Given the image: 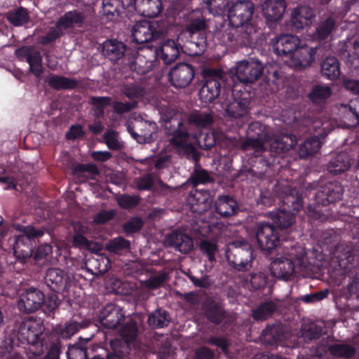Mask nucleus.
Wrapping results in <instances>:
<instances>
[{
    "mask_svg": "<svg viewBox=\"0 0 359 359\" xmlns=\"http://www.w3.org/2000/svg\"><path fill=\"white\" fill-rule=\"evenodd\" d=\"M283 206L269 214L273 224L259 222L255 225V237L262 251L270 252L280 244L279 231L286 229L294 222L295 213L303 207V198L296 189L283 198Z\"/></svg>",
    "mask_w": 359,
    "mask_h": 359,
    "instance_id": "1",
    "label": "nucleus"
},
{
    "mask_svg": "<svg viewBox=\"0 0 359 359\" xmlns=\"http://www.w3.org/2000/svg\"><path fill=\"white\" fill-rule=\"evenodd\" d=\"M164 130L169 142L176 153L182 158L196 163L201 158V154L195 145L189 142L191 134L187 123L181 113L171 111L164 118Z\"/></svg>",
    "mask_w": 359,
    "mask_h": 359,
    "instance_id": "2",
    "label": "nucleus"
},
{
    "mask_svg": "<svg viewBox=\"0 0 359 359\" xmlns=\"http://www.w3.org/2000/svg\"><path fill=\"white\" fill-rule=\"evenodd\" d=\"M2 224L3 218L0 217V243L5 247V250L12 251L18 259L23 262L30 258L34 252L35 239L41 237L43 232L31 225L25 226L15 222L11 227L21 233L11 235Z\"/></svg>",
    "mask_w": 359,
    "mask_h": 359,
    "instance_id": "3",
    "label": "nucleus"
},
{
    "mask_svg": "<svg viewBox=\"0 0 359 359\" xmlns=\"http://www.w3.org/2000/svg\"><path fill=\"white\" fill-rule=\"evenodd\" d=\"M297 144L295 135L292 134H285L278 136L269 144V149L266 151L272 159H266V155L257 158V162L260 166L253 165L251 168L252 175L259 179H263L271 165L279 163L278 157L283 156Z\"/></svg>",
    "mask_w": 359,
    "mask_h": 359,
    "instance_id": "4",
    "label": "nucleus"
},
{
    "mask_svg": "<svg viewBox=\"0 0 359 359\" xmlns=\"http://www.w3.org/2000/svg\"><path fill=\"white\" fill-rule=\"evenodd\" d=\"M233 101L224 110V115L231 119L244 118L250 114L252 102L250 93L245 87L234 85L232 87Z\"/></svg>",
    "mask_w": 359,
    "mask_h": 359,
    "instance_id": "5",
    "label": "nucleus"
},
{
    "mask_svg": "<svg viewBox=\"0 0 359 359\" xmlns=\"http://www.w3.org/2000/svg\"><path fill=\"white\" fill-rule=\"evenodd\" d=\"M202 76L203 84L199 91L200 98L204 102H212L220 94L224 73L220 69L206 68L203 70Z\"/></svg>",
    "mask_w": 359,
    "mask_h": 359,
    "instance_id": "6",
    "label": "nucleus"
},
{
    "mask_svg": "<svg viewBox=\"0 0 359 359\" xmlns=\"http://www.w3.org/2000/svg\"><path fill=\"white\" fill-rule=\"evenodd\" d=\"M229 265L238 271H246L252 266L254 259L253 250L248 242H243L239 246L232 245L226 251Z\"/></svg>",
    "mask_w": 359,
    "mask_h": 359,
    "instance_id": "7",
    "label": "nucleus"
},
{
    "mask_svg": "<svg viewBox=\"0 0 359 359\" xmlns=\"http://www.w3.org/2000/svg\"><path fill=\"white\" fill-rule=\"evenodd\" d=\"M255 5L251 1L238 0L229 1L226 13L230 25L239 28L245 24L251 23Z\"/></svg>",
    "mask_w": 359,
    "mask_h": 359,
    "instance_id": "8",
    "label": "nucleus"
},
{
    "mask_svg": "<svg viewBox=\"0 0 359 359\" xmlns=\"http://www.w3.org/2000/svg\"><path fill=\"white\" fill-rule=\"evenodd\" d=\"M269 137V135L264 126L259 121H255L248 126L247 139L242 143L241 149L244 151L254 149L257 151H262Z\"/></svg>",
    "mask_w": 359,
    "mask_h": 359,
    "instance_id": "9",
    "label": "nucleus"
},
{
    "mask_svg": "<svg viewBox=\"0 0 359 359\" xmlns=\"http://www.w3.org/2000/svg\"><path fill=\"white\" fill-rule=\"evenodd\" d=\"M264 73V65L259 60L241 61L237 64L235 76L242 83H252Z\"/></svg>",
    "mask_w": 359,
    "mask_h": 359,
    "instance_id": "10",
    "label": "nucleus"
},
{
    "mask_svg": "<svg viewBox=\"0 0 359 359\" xmlns=\"http://www.w3.org/2000/svg\"><path fill=\"white\" fill-rule=\"evenodd\" d=\"M344 193V187L341 182L330 181L318 188L315 194L316 201L323 205L334 204L342 199Z\"/></svg>",
    "mask_w": 359,
    "mask_h": 359,
    "instance_id": "11",
    "label": "nucleus"
},
{
    "mask_svg": "<svg viewBox=\"0 0 359 359\" xmlns=\"http://www.w3.org/2000/svg\"><path fill=\"white\" fill-rule=\"evenodd\" d=\"M201 311L203 316L215 325H220L228 315L224 304L212 297H208L203 302Z\"/></svg>",
    "mask_w": 359,
    "mask_h": 359,
    "instance_id": "12",
    "label": "nucleus"
},
{
    "mask_svg": "<svg viewBox=\"0 0 359 359\" xmlns=\"http://www.w3.org/2000/svg\"><path fill=\"white\" fill-rule=\"evenodd\" d=\"M194 75L195 71L193 66L182 62L176 65L170 69L168 78L174 87L183 88L191 83Z\"/></svg>",
    "mask_w": 359,
    "mask_h": 359,
    "instance_id": "13",
    "label": "nucleus"
},
{
    "mask_svg": "<svg viewBox=\"0 0 359 359\" xmlns=\"http://www.w3.org/2000/svg\"><path fill=\"white\" fill-rule=\"evenodd\" d=\"M161 36V31L157 29L156 25L146 20L136 23L132 32L133 41L138 44L149 43Z\"/></svg>",
    "mask_w": 359,
    "mask_h": 359,
    "instance_id": "14",
    "label": "nucleus"
},
{
    "mask_svg": "<svg viewBox=\"0 0 359 359\" xmlns=\"http://www.w3.org/2000/svg\"><path fill=\"white\" fill-rule=\"evenodd\" d=\"M99 49L102 55L112 62H117L131 51L123 42L116 39H106L100 45Z\"/></svg>",
    "mask_w": 359,
    "mask_h": 359,
    "instance_id": "15",
    "label": "nucleus"
},
{
    "mask_svg": "<svg viewBox=\"0 0 359 359\" xmlns=\"http://www.w3.org/2000/svg\"><path fill=\"white\" fill-rule=\"evenodd\" d=\"M43 299V292L36 288H30L20 295L17 306L22 313H32L41 308Z\"/></svg>",
    "mask_w": 359,
    "mask_h": 359,
    "instance_id": "16",
    "label": "nucleus"
},
{
    "mask_svg": "<svg viewBox=\"0 0 359 359\" xmlns=\"http://www.w3.org/2000/svg\"><path fill=\"white\" fill-rule=\"evenodd\" d=\"M17 57L22 61L25 60L29 65V71L39 78L43 72L42 56L39 51L31 46H22L15 50Z\"/></svg>",
    "mask_w": 359,
    "mask_h": 359,
    "instance_id": "17",
    "label": "nucleus"
},
{
    "mask_svg": "<svg viewBox=\"0 0 359 359\" xmlns=\"http://www.w3.org/2000/svg\"><path fill=\"white\" fill-rule=\"evenodd\" d=\"M99 319L103 327L115 329L125 320V313L118 305L108 304L100 311Z\"/></svg>",
    "mask_w": 359,
    "mask_h": 359,
    "instance_id": "18",
    "label": "nucleus"
},
{
    "mask_svg": "<svg viewBox=\"0 0 359 359\" xmlns=\"http://www.w3.org/2000/svg\"><path fill=\"white\" fill-rule=\"evenodd\" d=\"M269 269L273 277L287 281L295 272V263L291 258L280 257L271 262Z\"/></svg>",
    "mask_w": 359,
    "mask_h": 359,
    "instance_id": "19",
    "label": "nucleus"
},
{
    "mask_svg": "<svg viewBox=\"0 0 359 359\" xmlns=\"http://www.w3.org/2000/svg\"><path fill=\"white\" fill-rule=\"evenodd\" d=\"M300 41L294 35H282L276 38L273 44L275 54L280 57H294V52L299 48Z\"/></svg>",
    "mask_w": 359,
    "mask_h": 359,
    "instance_id": "20",
    "label": "nucleus"
},
{
    "mask_svg": "<svg viewBox=\"0 0 359 359\" xmlns=\"http://www.w3.org/2000/svg\"><path fill=\"white\" fill-rule=\"evenodd\" d=\"M210 198L211 194L208 189H194L187 197V202L193 212L203 214L210 205Z\"/></svg>",
    "mask_w": 359,
    "mask_h": 359,
    "instance_id": "21",
    "label": "nucleus"
},
{
    "mask_svg": "<svg viewBox=\"0 0 359 359\" xmlns=\"http://www.w3.org/2000/svg\"><path fill=\"white\" fill-rule=\"evenodd\" d=\"M44 279L46 285L52 292H60L65 290L69 277L64 270L51 268L46 271Z\"/></svg>",
    "mask_w": 359,
    "mask_h": 359,
    "instance_id": "22",
    "label": "nucleus"
},
{
    "mask_svg": "<svg viewBox=\"0 0 359 359\" xmlns=\"http://www.w3.org/2000/svg\"><path fill=\"white\" fill-rule=\"evenodd\" d=\"M282 311V302L278 299L266 300L252 310V317L255 320H266L275 313Z\"/></svg>",
    "mask_w": 359,
    "mask_h": 359,
    "instance_id": "23",
    "label": "nucleus"
},
{
    "mask_svg": "<svg viewBox=\"0 0 359 359\" xmlns=\"http://www.w3.org/2000/svg\"><path fill=\"white\" fill-rule=\"evenodd\" d=\"M238 209L236 200L230 195H219L214 203L215 212L223 218L236 215Z\"/></svg>",
    "mask_w": 359,
    "mask_h": 359,
    "instance_id": "24",
    "label": "nucleus"
},
{
    "mask_svg": "<svg viewBox=\"0 0 359 359\" xmlns=\"http://www.w3.org/2000/svg\"><path fill=\"white\" fill-rule=\"evenodd\" d=\"M165 241L170 247L183 254L189 253L194 247V241L191 236L179 231H173L168 235Z\"/></svg>",
    "mask_w": 359,
    "mask_h": 359,
    "instance_id": "25",
    "label": "nucleus"
},
{
    "mask_svg": "<svg viewBox=\"0 0 359 359\" xmlns=\"http://www.w3.org/2000/svg\"><path fill=\"white\" fill-rule=\"evenodd\" d=\"M208 28L206 19L203 12L198 9L192 11L188 15L186 25V31L191 35L198 34L204 35L205 30Z\"/></svg>",
    "mask_w": 359,
    "mask_h": 359,
    "instance_id": "26",
    "label": "nucleus"
},
{
    "mask_svg": "<svg viewBox=\"0 0 359 359\" xmlns=\"http://www.w3.org/2000/svg\"><path fill=\"white\" fill-rule=\"evenodd\" d=\"M352 159L350 154L346 151L337 154L330 160L327 165V171L333 175H337L348 170L352 164Z\"/></svg>",
    "mask_w": 359,
    "mask_h": 359,
    "instance_id": "27",
    "label": "nucleus"
},
{
    "mask_svg": "<svg viewBox=\"0 0 359 359\" xmlns=\"http://www.w3.org/2000/svg\"><path fill=\"white\" fill-rule=\"evenodd\" d=\"M133 4L137 13L149 18L157 17L162 11L161 0H133Z\"/></svg>",
    "mask_w": 359,
    "mask_h": 359,
    "instance_id": "28",
    "label": "nucleus"
},
{
    "mask_svg": "<svg viewBox=\"0 0 359 359\" xmlns=\"http://www.w3.org/2000/svg\"><path fill=\"white\" fill-rule=\"evenodd\" d=\"M286 7L285 0H266L263 6V12L266 20L271 22L280 20Z\"/></svg>",
    "mask_w": 359,
    "mask_h": 359,
    "instance_id": "29",
    "label": "nucleus"
},
{
    "mask_svg": "<svg viewBox=\"0 0 359 359\" xmlns=\"http://www.w3.org/2000/svg\"><path fill=\"white\" fill-rule=\"evenodd\" d=\"M86 21L84 13L79 12L77 10H73L66 12L56 22L57 27H62V29L74 28L77 27L81 28Z\"/></svg>",
    "mask_w": 359,
    "mask_h": 359,
    "instance_id": "30",
    "label": "nucleus"
},
{
    "mask_svg": "<svg viewBox=\"0 0 359 359\" xmlns=\"http://www.w3.org/2000/svg\"><path fill=\"white\" fill-rule=\"evenodd\" d=\"M41 334L34 323L22 322L18 329V337L22 343L34 345L39 341Z\"/></svg>",
    "mask_w": 359,
    "mask_h": 359,
    "instance_id": "31",
    "label": "nucleus"
},
{
    "mask_svg": "<svg viewBox=\"0 0 359 359\" xmlns=\"http://www.w3.org/2000/svg\"><path fill=\"white\" fill-rule=\"evenodd\" d=\"M236 42L243 46L251 47L257 39V27L252 23L240 26L237 29Z\"/></svg>",
    "mask_w": 359,
    "mask_h": 359,
    "instance_id": "32",
    "label": "nucleus"
},
{
    "mask_svg": "<svg viewBox=\"0 0 359 359\" xmlns=\"http://www.w3.org/2000/svg\"><path fill=\"white\" fill-rule=\"evenodd\" d=\"M285 334V329L281 324L268 325L262 331L260 338L263 344L274 345L280 341Z\"/></svg>",
    "mask_w": 359,
    "mask_h": 359,
    "instance_id": "33",
    "label": "nucleus"
},
{
    "mask_svg": "<svg viewBox=\"0 0 359 359\" xmlns=\"http://www.w3.org/2000/svg\"><path fill=\"white\" fill-rule=\"evenodd\" d=\"M315 16L312 8L307 6H300L292 13V24L297 29H302L311 24V20Z\"/></svg>",
    "mask_w": 359,
    "mask_h": 359,
    "instance_id": "34",
    "label": "nucleus"
},
{
    "mask_svg": "<svg viewBox=\"0 0 359 359\" xmlns=\"http://www.w3.org/2000/svg\"><path fill=\"white\" fill-rule=\"evenodd\" d=\"M157 57L162 59L165 65H170L180 55V49L174 40L165 41L159 50H156Z\"/></svg>",
    "mask_w": 359,
    "mask_h": 359,
    "instance_id": "35",
    "label": "nucleus"
},
{
    "mask_svg": "<svg viewBox=\"0 0 359 359\" xmlns=\"http://www.w3.org/2000/svg\"><path fill=\"white\" fill-rule=\"evenodd\" d=\"M46 83L53 89L74 90L79 86V81L75 79L60 75L52 74L45 79Z\"/></svg>",
    "mask_w": 359,
    "mask_h": 359,
    "instance_id": "36",
    "label": "nucleus"
},
{
    "mask_svg": "<svg viewBox=\"0 0 359 359\" xmlns=\"http://www.w3.org/2000/svg\"><path fill=\"white\" fill-rule=\"evenodd\" d=\"M214 118L212 112L193 111L188 116V123L198 128H205L212 126Z\"/></svg>",
    "mask_w": 359,
    "mask_h": 359,
    "instance_id": "37",
    "label": "nucleus"
},
{
    "mask_svg": "<svg viewBox=\"0 0 359 359\" xmlns=\"http://www.w3.org/2000/svg\"><path fill=\"white\" fill-rule=\"evenodd\" d=\"M323 76L331 81L337 79L340 75V65L337 57H327L321 62Z\"/></svg>",
    "mask_w": 359,
    "mask_h": 359,
    "instance_id": "38",
    "label": "nucleus"
},
{
    "mask_svg": "<svg viewBox=\"0 0 359 359\" xmlns=\"http://www.w3.org/2000/svg\"><path fill=\"white\" fill-rule=\"evenodd\" d=\"M322 145L320 138L318 136H311L306 138L299 148V154L300 158H306L309 156L316 154L320 150Z\"/></svg>",
    "mask_w": 359,
    "mask_h": 359,
    "instance_id": "39",
    "label": "nucleus"
},
{
    "mask_svg": "<svg viewBox=\"0 0 359 359\" xmlns=\"http://www.w3.org/2000/svg\"><path fill=\"white\" fill-rule=\"evenodd\" d=\"M170 322L169 313L161 308L156 309L148 316L147 323L153 328L159 329L168 326Z\"/></svg>",
    "mask_w": 359,
    "mask_h": 359,
    "instance_id": "40",
    "label": "nucleus"
},
{
    "mask_svg": "<svg viewBox=\"0 0 359 359\" xmlns=\"http://www.w3.org/2000/svg\"><path fill=\"white\" fill-rule=\"evenodd\" d=\"M328 351L334 357L344 359L352 358L356 353V349L353 345L344 343L330 345L328 346Z\"/></svg>",
    "mask_w": 359,
    "mask_h": 359,
    "instance_id": "41",
    "label": "nucleus"
},
{
    "mask_svg": "<svg viewBox=\"0 0 359 359\" xmlns=\"http://www.w3.org/2000/svg\"><path fill=\"white\" fill-rule=\"evenodd\" d=\"M317 47H309L308 46L299 45V48L294 52V57L302 65H311L316 59Z\"/></svg>",
    "mask_w": 359,
    "mask_h": 359,
    "instance_id": "42",
    "label": "nucleus"
},
{
    "mask_svg": "<svg viewBox=\"0 0 359 359\" xmlns=\"http://www.w3.org/2000/svg\"><path fill=\"white\" fill-rule=\"evenodd\" d=\"M7 20L15 27L27 24L29 20V14L27 8L20 6L6 13Z\"/></svg>",
    "mask_w": 359,
    "mask_h": 359,
    "instance_id": "43",
    "label": "nucleus"
},
{
    "mask_svg": "<svg viewBox=\"0 0 359 359\" xmlns=\"http://www.w3.org/2000/svg\"><path fill=\"white\" fill-rule=\"evenodd\" d=\"M88 102L91 105L93 116L96 118H102L104 115L105 107L111 104V98L107 96H91Z\"/></svg>",
    "mask_w": 359,
    "mask_h": 359,
    "instance_id": "44",
    "label": "nucleus"
},
{
    "mask_svg": "<svg viewBox=\"0 0 359 359\" xmlns=\"http://www.w3.org/2000/svg\"><path fill=\"white\" fill-rule=\"evenodd\" d=\"M332 95L331 88L323 85H314L309 93V98L314 104H321Z\"/></svg>",
    "mask_w": 359,
    "mask_h": 359,
    "instance_id": "45",
    "label": "nucleus"
},
{
    "mask_svg": "<svg viewBox=\"0 0 359 359\" xmlns=\"http://www.w3.org/2000/svg\"><path fill=\"white\" fill-rule=\"evenodd\" d=\"M130 248V243L122 236L116 237L109 240L105 244V249L109 252L116 255H122L124 251Z\"/></svg>",
    "mask_w": 359,
    "mask_h": 359,
    "instance_id": "46",
    "label": "nucleus"
},
{
    "mask_svg": "<svg viewBox=\"0 0 359 359\" xmlns=\"http://www.w3.org/2000/svg\"><path fill=\"white\" fill-rule=\"evenodd\" d=\"M83 326L81 324L75 322H67L65 325H59L55 328V332L60 338L67 339L77 333Z\"/></svg>",
    "mask_w": 359,
    "mask_h": 359,
    "instance_id": "47",
    "label": "nucleus"
},
{
    "mask_svg": "<svg viewBox=\"0 0 359 359\" xmlns=\"http://www.w3.org/2000/svg\"><path fill=\"white\" fill-rule=\"evenodd\" d=\"M138 334V327L136 320L130 319L120 330V335L127 343L136 340Z\"/></svg>",
    "mask_w": 359,
    "mask_h": 359,
    "instance_id": "48",
    "label": "nucleus"
},
{
    "mask_svg": "<svg viewBox=\"0 0 359 359\" xmlns=\"http://www.w3.org/2000/svg\"><path fill=\"white\" fill-rule=\"evenodd\" d=\"M336 26V21L332 17L327 18L316 28L315 35L320 40L326 39Z\"/></svg>",
    "mask_w": 359,
    "mask_h": 359,
    "instance_id": "49",
    "label": "nucleus"
},
{
    "mask_svg": "<svg viewBox=\"0 0 359 359\" xmlns=\"http://www.w3.org/2000/svg\"><path fill=\"white\" fill-rule=\"evenodd\" d=\"M238 27L230 25L223 27L215 33V37L222 44L226 45L229 43L236 41Z\"/></svg>",
    "mask_w": 359,
    "mask_h": 359,
    "instance_id": "50",
    "label": "nucleus"
},
{
    "mask_svg": "<svg viewBox=\"0 0 359 359\" xmlns=\"http://www.w3.org/2000/svg\"><path fill=\"white\" fill-rule=\"evenodd\" d=\"M52 250V246L50 244L39 245L34 254L36 264L39 266L46 264L51 258Z\"/></svg>",
    "mask_w": 359,
    "mask_h": 359,
    "instance_id": "51",
    "label": "nucleus"
},
{
    "mask_svg": "<svg viewBox=\"0 0 359 359\" xmlns=\"http://www.w3.org/2000/svg\"><path fill=\"white\" fill-rule=\"evenodd\" d=\"M118 0H102V13L107 20H113L120 15Z\"/></svg>",
    "mask_w": 359,
    "mask_h": 359,
    "instance_id": "52",
    "label": "nucleus"
},
{
    "mask_svg": "<svg viewBox=\"0 0 359 359\" xmlns=\"http://www.w3.org/2000/svg\"><path fill=\"white\" fill-rule=\"evenodd\" d=\"M203 2L214 15H223L226 13L228 0H203Z\"/></svg>",
    "mask_w": 359,
    "mask_h": 359,
    "instance_id": "53",
    "label": "nucleus"
},
{
    "mask_svg": "<svg viewBox=\"0 0 359 359\" xmlns=\"http://www.w3.org/2000/svg\"><path fill=\"white\" fill-rule=\"evenodd\" d=\"M189 180L194 187L200 184H207L213 182V178L209 175L205 169H195L191 174Z\"/></svg>",
    "mask_w": 359,
    "mask_h": 359,
    "instance_id": "54",
    "label": "nucleus"
},
{
    "mask_svg": "<svg viewBox=\"0 0 359 359\" xmlns=\"http://www.w3.org/2000/svg\"><path fill=\"white\" fill-rule=\"evenodd\" d=\"M61 341L59 339L50 341L45 346L46 354L43 359H59L61 353Z\"/></svg>",
    "mask_w": 359,
    "mask_h": 359,
    "instance_id": "55",
    "label": "nucleus"
},
{
    "mask_svg": "<svg viewBox=\"0 0 359 359\" xmlns=\"http://www.w3.org/2000/svg\"><path fill=\"white\" fill-rule=\"evenodd\" d=\"M250 278V284L252 290H257L265 287L268 276L263 272L252 273Z\"/></svg>",
    "mask_w": 359,
    "mask_h": 359,
    "instance_id": "56",
    "label": "nucleus"
},
{
    "mask_svg": "<svg viewBox=\"0 0 359 359\" xmlns=\"http://www.w3.org/2000/svg\"><path fill=\"white\" fill-rule=\"evenodd\" d=\"M66 354L67 359H88V348L79 344L70 346Z\"/></svg>",
    "mask_w": 359,
    "mask_h": 359,
    "instance_id": "57",
    "label": "nucleus"
},
{
    "mask_svg": "<svg viewBox=\"0 0 359 359\" xmlns=\"http://www.w3.org/2000/svg\"><path fill=\"white\" fill-rule=\"evenodd\" d=\"M60 303V299L54 292L48 294L46 297L43 294V304L41 308H42L43 311L46 313H51L58 307Z\"/></svg>",
    "mask_w": 359,
    "mask_h": 359,
    "instance_id": "58",
    "label": "nucleus"
},
{
    "mask_svg": "<svg viewBox=\"0 0 359 359\" xmlns=\"http://www.w3.org/2000/svg\"><path fill=\"white\" fill-rule=\"evenodd\" d=\"M200 250L207 256L210 262L215 261V253L218 250L217 245L208 240L202 241L200 244Z\"/></svg>",
    "mask_w": 359,
    "mask_h": 359,
    "instance_id": "59",
    "label": "nucleus"
},
{
    "mask_svg": "<svg viewBox=\"0 0 359 359\" xmlns=\"http://www.w3.org/2000/svg\"><path fill=\"white\" fill-rule=\"evenodd\" d=\"M74 175H77L83 172H88L93 176L92 178L100 174V170L97 165L93 163H77L72 168Z\"/></svg>",
    "mask_w": 359,
    "mask_h": 359,
    "instance_id": "60",
    "label": "nucleus"
},
{
    "mask_svg": "<svg viewBox=\"0 0 359 359\" xmlns=\"http://www.w3.org/2000/svg\"><path fill=\"white\" fill-rule=\"evenodd\" d=\"M64 34L62 27H51L49 31L40 38V43L42 45H48L57 39L60 38Z\"/></svg>",
    "mask_w": 359,
    "mask_h": 359,
    "instance_id": "61",
    "label": "nucleus"
},
{
    "mask_svg": "<svg viewBox=\"0 0 359 359\" xmlns=\"http://www.w3.org/2000/svg\"><path fill=\"white\" fill-rule=\"evenodd\" d=\"M123 94L129 99L140 98L144 94V89L136 84H126L123 88Z\"/></svg>",
    "mask_w": 359,
    "mask_h": 359,
    "instance_id": "62",
    "label": "nucleus"
},
{
    "mask_svg": "<svg viewBox=\"0 0 359 359\" xmlns=\"http://www.w3.org/2000/svg\"><path fill=\"white\" fill-rule=\"evenodd\" d=\"M276 202L274 195L269 190L262 191L258 198L257 205L261 209L272 206Z\"/></svg>",
    "mask_w": 359,
    "mask_h": 359,
    "instance_id": "63",
    "label": "nucleus"
},
{
    "mask_svg": "<svg viewBox=\"0 0 359 359\" xmlns=\"http://www.w3.org/2000/svg\"><path fill=\"white\" fill-rule=\"evenodd\" d=\"M104 142L107 147L111 150H118L121 148V144L118 140V133L113 130H107L103 135Z\"/></svg>",
    "mask_w": 359,
    "mask_h": 359,
    "instance_id": "64",
    "label": "nucleus"
}]
</instances>
